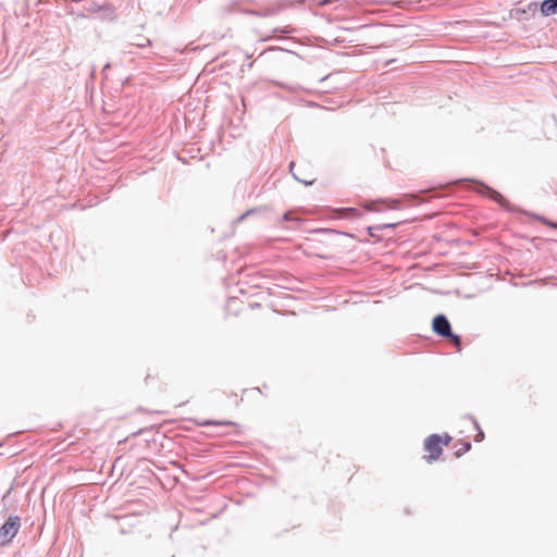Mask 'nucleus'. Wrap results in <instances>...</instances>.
Returning <instances> with one entry per match:
<instances>
[{
    "label": "nucleus",
    "mask_w": 557,
    "mask_h": 557,
    "mask_svg": "<svg viewBox=\"0 0 557 557\" xmlns=\"http://www.w3.org/2000/svg\"><path fill=\"white\" fill-rule=\"evenodd\" d=\"M471 420L473 421V423H474L475 428L478 429V433H476V435L474 436V441H475V442H481V441H483V438H484V433L482 432V430H480V428H479V425H478V422H476L473 418H471Z\"/></svg>",
    "instance_id": "10"
},
{
    "label": "nucleus",
    "mask_w": 557,
    "mask_h": 557,
    "mask_svg": "<svg viewBox=\"0 0 557 557\" xmlns=\"http://www.w3.org/2000/svg\"><path fill=\"white\" fill-rule=\"evenodd\" d=\"M424 449L430 453L429 460L437 459L443 449L441 447V437L437 434L428 436L424 441Z\"/></svg>",
    "instance_id": "3"
},
{
    "label": "nucleus",
    "mask_w": 557,
    "mask_h": 557,
    "mask_svg": "<svg viewBox=\"0 0 557 557\" xmlns=\"http://www.w3.org/2000/svg\"><path fill=\"white\" fill-rule=\"evenodd\" d=\"M200 425H230L232 424L231 422L228 421H211V420H206V421H202L199 423Z\"/></svg>",
    "instance_id": "7"
},
{
    "label": "nucleus",
    "mask_w": 557,
    "mask_h": 557,
    "mask_svg": "<svg viewBox=\"0 0 557 557\" xmlns=\"http://www.w3.org/2000/svg\"><path fill=\"white\" fill-rule=\"evenodd\" d=\"M382 202L381 200H377V201H371V202H367L363 207L366 210L368 211H375L377 210L376 209V206Z\"/></svg>",
    "instance_id": "11"
},
{
    "label": "nucleus",
    "mask_w": 557,
    "mask_h": 557,
    "mask_svg": "<svg viewBox=\"0 0 557 557\" xmlns=\"http://www.w3.org/2000/svg\"><path fill=\"white\" fill-rule=\"evenodd\" d=\"M283 220L285 221H290V220H294L293 216H292V213L290 212H286L284 213L283 215Z\"/></svg>",
    "instance_id": "16"
},
{
    "label": "nucleus",
    "mask_w": 557,
    "mask_h": 557,
    "mask_svg": "<svg viewBox=\"0 0 557 557\" xmlns=\"http://www.w3.org/2000/svg\"><path fill=\"white\" fill-rule=\"evenodd\" d=\"M450 440L449 436H447V440L445 441V444H448V441Z\"/></svg>",
    "instance_id": "20"
},
{
    "label": "nucleus",
    "mask_w": 557,
    "mask_h": 557,
    "mask_svg": "<svg viewBox=\"0 0 557 557\" xmlns=\"http://www.w3.org/2000/svg\"><path fill=\"white\" fill-rule=\"evenodd\" d=\"M274 32H280V33H284V34H290L293 32V28H290L289 26H286L283 29L276 28V29H274Z\"/></svg>",
    "instance_id": "15"
},
{
    "label": "nucleus",
    "mask_w": 557,
    "mask_h": 557,
    "mask_svg": "<svg viewBox=\"0 0 557 557\" xmlns=\"http://www.w3.org/2000/svg\"><path fill=\"white\" fill-rule=\"evenodd\" d=\"M537 8V4L535 2H532L529 4V9L535 11Z\"/></svg>",
    "instance_id": "18"
},
{
    "label": "nucleus",
    "mask_w": 557,
    "mask_h": 557,
    "mask_svg": "<svg viewBox=\"0 0 557 557\" xmlns=\"http://www.w3.org/2000/svg\"><path fill=\"white\" fill-rule=\"evenodd\" d=\"M481 187H482V190H481L482 193H485L487 196H490L493 200L498 202L500 206H506L507 201L502 194H499L495 189H493L484 184H481Z\"/></svg>",
    "instance_id": "4"
},
{
    "label": "nucleus",
    "mask_w": 557,
    "mask_h": 557,
    "mask_svg": "<svg viewBox=\"0 0 557 557\" xmlns=\"http://www.w3.org/2000/svg\"><path fill=\"white\" fill-rule=\"evenodd\" d=\"M554 227H556V228H557V224H554Z\"/></svg>",
    "instance_id": "21"
},
{
    "label": "nucleus",
    "mask_w": 557,
    "mask_h": 557,
    "mask_svg": "<svg viewBox=\"0 0 557 557\" xmlns=\"http://www.w3.org/2000/svg\"><path fill=\"white\" fill-rule=\"evenodd\" d=\"M471 448V444L469 442L465 443L462 448L456 451V456L460 457L462 454L467 453Z\"/></svg>",
    "instance_id": "12"
},
{
    "label": "nucleus",
    "mask_w": 557,
    "mask_h": 557,
    "mask_svg": "<svg viewBox=\"0 0 557 557\" xmlns=\"http://www.w3.org/2000/svg\"><path fill=\"white\" fill-rule=\"evenodd\" d=\"M249 213H250V211H247L246 213H244L243 215H240V216L238 218V221L244 220V219H245Z\"/></svg>",
    "instance_id": "19"
},
{
    "label": "nucleus",
    "mask_w": 557,
    "mask_h": 557,
    "mask_svg": "<svg viewBox=\"0 0 557 557\" xmlns=\"http://www.w3.org/2000/svg\"><path fill=\"white\" fill-rule=\"evenodd\" d=\"M333 0H322L319 2V5H326L329 3H331Z\"/></svg>",
    "instance_id": "17"
},
{
    "label": "nucleus",
    "mask_w": 557,
    "mask_h": 557,
    "mask_svg": "<svg viewBox=\"0 0 557 557\" xmlns=\"http://www.w3.org/2000/svg\"><path fill=\"white\" fill-rule=\"evenodd\" d=\"M294 168H295V163L292 162L289 164V169H290V172L293 174V176L298 181V182H301L304 183L305 185H311L313 183V180H307V178H302L300 177L297 173L294 172Z\"/></svg>",
    "instance_id": "6"
},
{
    "label": "nucleus",
    "mask_w": 557,
    "mask_h": 557,
    "mask_svg": "<svg viewBox=\"0 0 557 557\" xmlns=\"http://www.w3.org/2000/svg\"><path fill=\"white\" fill-rule=\"evenodd\" d=\"M343 213L345 216H358L359 215V212L357 209L355 208H346V209H342Z\"/></svg>",
    "instance_id": "9"
},
{
    "label": "nucleus",
    "mask_w": 557,
    "mask_h": 557,
    "mask_svg": "<svg viewBox=\"0 0 557 557\" xmlns=\"http://www.w3.org/2000/svg\"><path fill=\"white\" fill-rule=\"evenodd\" d=\"M384 202H386L388 208H391V209L398 208V203H399V201L397 199H388V200H384Z\"/></svg>",
    "instance_id": "14"
},
{
    "label": "nucleus",
    "mask_w": 557,
    "mask_h": 557,
    "mask_svg": "<svg viewBox=\"0 0 557 557\" xmlns=\"http://www.w3.org/2000/svg\"><path fill=\"white\" fill-rule=\"evenodd\" d=\"M541 13L544 16L557 13V0H544L541 4Z\"/></svg>",
    "instance_id": "5"
},
{
    "label": "nucleus",
    "mask_w": 557,
    "mask_h": 557,
    "mask_svg": "<svg viewBox=\"0 0 557 557\" xmlns=\"http://www.w3.org/2000/svg\"><path fill=\"white\" fill-rule=\"evenodd\" d=\"M432 327L437 335L450 339L455 346H457L458 348L460 347L461 338L459 335L453 333L450 323L446 315L437 314L433 319Z\"/></svg>",
    "instance_id": "1"
},
{
    "label": "nucleus",
    "mask_w": 557,
    "mask_h": 557,
    "mask_svg": "<svg viewBox=\"0 0 557 557\" xmlns=\"http://www.w3.org/2000/svg\"><path fill=\"white\" fill-rule=\"evenodd\" d=\"M132 45L139 47V48H145L150 45V40L145 37H139L138 40L133 42Z\"/></svg>",
    "instance_id": "8"
},
{
    "label": "nucleus",
    "mask_w": 557,
    "mask_h": 557,
    "mask_svg": "<svg viewBox=\"0 0 557 557\" xmlns=\"http://www.w3.org/2000/svg\"><path fill=\"white\" fill-rule=\"evenodd\" d=\"M98 10H103L106 11L109 15H113L114 13V8L111 5V4H104L102 7H98Z\"/></svg>",
    "instance_id": "13"
},
{
    "label": "nucleus",
    "mask_w": 557,
    "mask_h": 557,
    "mask_svg": "<svg viewBox=\"0 0 557 557\" xmlns=\"http://www.w3.org/2000/svg\"><path fill=\"white\" fill-rule=\"evenodd\" d=\"M21 527V519L18 516H10L8 520L0 528V542L1 544L10 543L17 534Z\"/></svg>",
    "instance_id": "2"
}]
</instances>
